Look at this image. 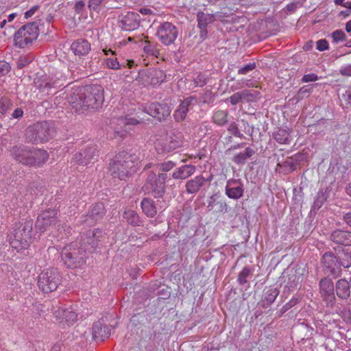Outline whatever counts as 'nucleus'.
Here are the masks:
<instances>
[{"mask_svg": "<svg viewBox=\"0 0 351 351\" xmlns=\"http://www.w3.org/2000/svg\"><path fill=\"white\" fill-rule=\"evenodd\" d=\"M64 94V98L77 114H85L90 110H97L104 101V89L98 84L73 87Z\"/></svg>", "mask_w": 351, "mask_h": 351, "instance_id": "obj_1", "label": "nucleus"}, {"mask_svg": "<svg viewBox=\"0 0 351 351\" xmlns=\"http://www.w3.org/2000/svg\"><path fill=\"white\" fill-rule=\"evenodd\" d=\"M32 223L29 221L23 223H16L13 227L12 237H10L11 246L17 252L27 250L32 241Z\"/></svg>", "mask_w": 351, "mask_h": 351, "instance_id": "obj_2", "label": "nucleus"}, {"mask_svg": "<svg viewBox=\"0 0 351 351\" xmlns=\"http://www.w3.org/2000/svg\"><path fill=\"white\" fill-rule=\"evenodd\" d=\"M134 164L131 156L126 152L117 154L110 163V172L114 178L125 180Z\"/></svg>", "mask_w": 351, "mask_h": 351, "instance_id": "obj_3", "label": "nucleus"}, {"mask_svg": "<svg viewBox=\"0 0 351 351\" xmlns=\"http://www.w3.org/2000/svg\"><path fill=\"white\" fill-rule=\"evenodd\" d=\"M58 211L56 209H47L43 211L37 217L36 228L40 232L49 231L53 236L60 230V221L57 218Z\"/></svg>", "mask_w": 351, "mask_h": 351, "instance_id": "obj_4", "label": "nucleus"}, {"mask_svg": "<svg viewBox=\"0 0 351 351\" xmlns=\"http://www.w3.org/2000/svg\"><path fill=\"white\" fill-rule=\"evenodd\" d=\"M167 178V175L166 173H160L156 175L155 173L151 172L149 173L142 189L145 193L150 194L154 198H161L165 193Z\"/></svg>", "mask_w": 351, "mask_h": 351, "instance_id": "obj_5", "label": "nucleus"}, {"mask_svg": "<svg viewBox=\"0 0 351 351\" xmlns=\"http://www.w3.org/2000/svg\"><path fill=\"white\" fill-rule=\"evenodd\" d=\"M53 133V128L45 121L29 126L26 130L25 136L29 142L33 143H45L52 138Z\"/></svg>", "mask_w": 351, "mask_h": 351, "instance_id": "obj_6", "label": "nucleus"}, {"mask_svg": "<svg viewBox=\"0 0 351 351\" xmlns=\"http://www.w3.org/2000/svg\"><path fill=\"white\" fill-rule=\"evenodd\" d=\"M39 34L38 26L32 22L21 27L14 34V44L16 47L23 49L29 47L36 40Z\"/></svg>", "mask_w": 351, "mask_h": 351, "instance_id": "obj_7", "label": "nucleus"}, {"mask_svg": "<svg viewBox=\"0 0 351 351\" xmlns=\"http://www.w3.org/2000/svg\"><path fill=\"white\" fill-rule=\"evenodd\" d=\"M154 145L158 153H169L182 146V137L179 132L169 131L165 136L157 138Z\"/></svg>", "mask_w": 351, "mask_h": 351, "instance_id": "obj_8", "label": "nucleus"}, {"mask_svg": "<svg viewBox=\"0 0 351 351\" xmlns=\"http://www.w3.org/2000/svg\"><path fill=\"white\" fill-rule=\"evenodd\" d=\"M62 260L68 268L75 269L82 267L86 264V260L82 255L80 250L73 249L66 246L62 251Z\"/></svg>", "mask_w": 351, "mask_h": 351, "instance_id": "obj_9", "label": "nucleus"}, {"mask_svg": "<svg viewBox=\"0 0 351 351\" xmlns=\"http://www.w3.org/2000/svg\"><path fill=\"white\" fill-rule=\"evenodd\" d=\"M143 119L138 117H132L129 115L117 118L112 124H116L114 126V137L123 139L128 134V130L125 128L127 125H136L142 122Z\"/></svg>", "mask_w": 351, "mask_h": 351, "instance_id": "obj_10", "label": "nucleus"}, {"mask_svg": "<svg viewBox=\"0 0 351 351\" xmlns=\"http://www.w3.org/2000/svg\"><path fill=\"white\" fill-rule=\"evenodd\" d=\"M178 31L176 27L171 23L164 22L158 27L156 36L165 45H170L176 40Z\"/></svg>", "mask_w": 351, "mask_h": 351, "instance_id": "obj_11", "label": "nucleus"}, {"mask_svg": "<svg viewBox=\"0 0 351 351\" xmlns=\"http://www.w3.org/2000/svg\"><path fill=\"white\" fill-rule=\"evenodd\" d=\"M321 263L325 274L336 278L339 272V263L337 256L332 252H326L322 257Z\"/></svg>", "mask_w": 351, "mask_h": 351, "instance_id": "obj_12", "label": "nucleus"}, {"mask_svg": "<svg viewBox=\"0 0 351 351\" xmlns=\"http://www.w3.org/2000/svg\"><path fill=\"white\" fill-rule=\"evenodd\" d=\"M32 148L24 145H17L11 147V157L17 162L29 167Z\"/></svg>", "mask_w": 351, "mask_h": 351, "instance_id": "obj_13", "label": "nucleus"}, {"mask_svg": "<svg viewBox=\"0 0 351 351\" xmlns=\"http://www.w3.org/2000/svg\"><path fill=\"white\" fill-rule=\"evenodd\" d=\"M61 276L56 268L47 269L38 276V285H60Z\"/></svg>", "mask_w": 351, "mask_h": 351, "instance_id": "obj_14", "label": "nucleus"}, {"mask_svg": "<svg viewBox=\"0 0 351 351\" xmlns=\"http://www.w3.org/2000/svg\"><path fill=\"white\" fill-rule=\"evenodd\" d=\"M146 112L158 120L162 121L170 115L171 109L167 104L152 103L148 106Z\"/></svg>", "mask_w": 351, "mask_h": 351, "instance_id": "obj_15", "label": "nucleus"}, {"mask_svg": "<svg viewBox=\"0 0 351 351\" xmlns=\"http://www.w3.org/2000/svg\"><path fill=\"white\" fill-rule=\"evenodd\" d=\"M49 153L43 149L32 148L29 167L40 168L49 160Z\"/></svg>", "mask_w": 351, "mask_h": 351, "instance_id": "obj_16", "label": "nucleus"}, {"mask_svg": "<svg viewBox=\"0 0 351 351\" xmlns=\"http://www.w3.org/2000/svg\"><path fill=\"white\" fill-rule=\"evenodd\" d=\"M196 102L197 99L195 97L191 96L185 98L173 113L175 120L178 122L184 121L186 117L187 112Z\"/></svg>", "mask_w": 351, "mask_h": 351, "instance_id": "obj_17", "label": "nucleus"}, {"mask_svg": "<svg viewBox=\"0 0 351 351\" xmlns=\"http://www.w3.org/2000/svg\"><path fill=\"white\" fill-rule=\"evenodd\" d=\"M98 152L95 146L88 147L84 150L75 154L74 159L82 165H87L93 160H97Z\"/></svg>", "mask_w": 351, "mask_h": 351, "instance_id": "obj_18", "label": "nucleus"}, {"mask_svg": "<svg viewBox=\"0 0 351 351\" xmlns=\"http://www.w3.org/2000/svg\"><path fill=\"white\" fill-rule=\"evenodd\" d=\"M112 328V326L104 324L101 321L95 322L92 327L93 339L104 341L110 336Z\"/></svg>", "mask_w": 351, "mask_h": 351, "instance_id": "obj_19", "label": "nucleus"}, {"mask_svg": "<svg viewBox=\"0 0 351 351\" xmlns=\"http://www.w3.org/2000/svg\"><path fill=\"white\" fill-rule=\"evenodd\" d=\"M197 27L199 29V36L204 40L208 34L207 27L213 23L215 19L214 14L199 12L197 13Z\"/></svg>", "mask_w": 351, "mask_h": 351, "instance_id": "obj_20", "label": "nucleus"}, {"mask_svg": "<svg viewBox=\"0 0 351 351\" xmlns=\"http://www.w3.org/2000/svg\"><path fill=\"white\" fill-rule=\"evenodd\" d=\"M243 191L242 184L237 180H230L227 182L226 194L228 197L237 199L242 197Z\"/></svg>", "mask_w": 351, "mask_h": 351, "instance_id": "obj_21", "label": "nucleus"}, {"mask_svg": "<svg viewBox=\"0 0 351 351\" xmlns=\"http://www.w3.org/2000/svg\"><path fill=\"white\" fill-rule=\"evenodd\" d=\"M140 16L138 13L128 12L122 19L123 28L126 31H132L140 26Z\"/></svg>", "mask_w": 351, "mask_h": 351, "instance_id": "obj_22", "label": "nucleus"}, {"mask_svg": "<svg viewBox=\"0 0 351 351\" xmlns=\"http://www.w3.org/2000/svg\"><path fill=\"white\" fill-rule=\"evenodd\" d=\"M330 238L335 243L345 246L351 245L350 231L336 230L331 233Z\"/></svg>", "mask_w": 351, "mask_h": 351, "instance_id": "obj_23", "label": "nucleus"}, {"mask_svg": "<svg viewBox=\"0 0 351 351\" xmlns=\"http://www.w3.org/2000/svg\"><path fill=\"white\" fill-rule=\"evenodd\" d=\"M71 49L76 56H85L90 51V44L86 40L78 39L72 43Z\"/></svg>", "mask_w": 351, "mask_h": 351, "instance_id": "obj_24", "label": "nucleus"}, {"mask_svg": "<svg viewBox=\"0 0 351 351\" xmlns=\"http://www.w3.org/2000/svg\"><path fill=\"white\" fill-rule=\"evenodd\" d=\"M195 169L192 165H182L173 171L172 178L176 180H185L195 173Z\"/></svg>", "mask_w": 351, "mask_h": 351, "instance_id": "obj_25", "label": "nucleus"}, {"mask_svg": "<svg viewBox=\"0 0 351 351\" xmlns=\"http://www.w3.org/2000/svg\"><path fill=\"white\" fill-rule=\"evenodd\" d=\"M103 51L107 56V58L104 60V64L106 68L113 70H118L121 69V64L117 60L115 51H113L111 49H104Z\"/></svg>", "mask_w": 351, "mask_h": 351, "instance_id": "obj_26", "label": "nucleus"}, {"mask_svg": "<svg viewBox=\"0 0 351 351\" xmlns=\"http://www.w3.org/2000/svg\"><path fill=\"white\" fill-rule=\"evenodd\" d=\"M205 179L202 176H197L186 183V191L188 193H195L204 184Z\"/></svg>", "mask_w": 351, "mask_h": 351, "instance_id": "obj_27", "label": "nucleus"}, {"mask_svg": "<svg viewBox=\"0 0 351 351\" xmlns=\"http://www.w3.org/2000/svg\"><path fill=\"white\" fill-rule=\"evenodd\" d=\"M291 132L287 127L280 128L274 134V138L280 144H289L291 140Z\"/></svg>", "mask_w": 351, "mask_h": 351, "instance_id": "obj_28", "label": "nucleus"}, {"mask_svg": "<svg viewBox=\"0 0 351 351\" xmlns=\"http://www.w3.org/2000/svg\"><path fill=\"white\" fill-rule=\"evenodd\" d=\"M141 206L143 212L149 217H153L156 214V207L154 202L148 198H144L141 201Z\"/></svg>", "mask_w": 351, "mask_h": 351, "instance_id": "obj_29", "label": "nucleus"}, {"mask_svg": "<svg viewBox=\"0 0 351 351\" xmlns=\"http://www.w3.org/2000/svg\"><path fill=\"white\" fill-rule=\"evenodd\" d=\"M123 217L126 221L133 226H139L141 225V220L140 219L138 213L132 210H126L124 211L123 214Z\"/></svg>", "mask_w": 351, "mask_h": 351, "instance_id": "obj_30", "label": "nucleus"}, {"mask_svg": "<svg viewBox=\"0 0 351 351\" xmlns=\"http://www.w3.org/2000/svg\"><path fill=\"white\" fill-rule=\"evenodd\" d=\"M229 114L227 111L217 110L214 112L212 119L213 122L219 126L225 125L228 121Z\"/></svg>", "mask_w": 351, "mask_h": 351, "instance_id": "obj_31", "label": "nucleus"}, {"mask_svg": "<svg viewBox=\"0 0 351 351\" xmlns=\"http://www.w3.org/2000/svg\"><path fill=\"white\" fill-rule=\"evenodd\" d=\"M278 294L279 291L276 288L269 287L263 295V306L265 307L266 305L273 303Z\"/></svg>", "mask_w": 351, "mask_h": 351, "instance_id": "obj_32", "label": "nucleus"}, {"mask_svg": "<svg viewBox=\"0 0 351 351\" xmlns=\"http://www.w3.org/2000/svg\"><path fill=\"white\" fill-rule=\"evenodd\" d=\"M254 154V149L251 147H247L243 152L235 155L232 161L237 165H243L247 158H250Z\"/></svg>", "mask_w": 351, "mask_h": 351, "instance_id": "obj_33", "label": "nucleus"}, {"mask_svg": "<svg viewBox=\"0 0 351 351\" xmlns=\"http://www.w3.org/2000/svg\"><path fill=\"white\" fill-rule=\"evenodd\" d=\"M319 291L324 299L330 303H333L335 300L334 287H319Z\"/></svg>", "mask_w": 351, "mask_h": 351, "instance_id": "obj_34", "label": "nucleus"}, {"mask_svg": "<svg viewBox=\"0 0 351 351\" xmlns=\"http://www.w3.org/2000/svg\"><path fill=\"white\" fill-rule=\"evenodd\" d=\"M253 277V272L251 269L244 267L238 275V282L240 284H245Z\"/></svg>", "mask_w": 351, "mask_h": 351, "instance_id": "obj_35", "label": "nucleus"}, {"mask_svg": "<svg viewBox=\"0 0 351 351\" xmlns=\"http://www.w3.org/2000/svg\"><path fill=\"white\" fill-rule=\"evenodd\" d=\"M64 317L66 323L69 324H73L77 320V314L71 307H70L66 309Z\"/></svg>", "mask_w": 351, "mask_h": 351, "instance_id": "obj_36", "label": "nucleus"}, {"mask_svg": "<svg viewBox=\"0 0 351 351\" xmlns=\"http://www.w3.org/2000/svg\"><path fill=\"white\" fill-rule=\"evenodd\" d=\"M38 82H35L36 84V86L42 91L49 90L51 88H55L58 86V82L56 81L51 82L50 81L47 80H43L40 84H38Z\"/></svg>", "mask_w": 351, "mask_h": 351, "instance_id": "obj_37", "label": "nucleus"}, {"mask_svg": "<svg viewBox=\"0 0 351 351\" xmlns=\"http://www.w3.org/2000/svg\"><path fill=\"white\" fill-rule=\"evenodd\" d=\"M8 22L5 19H3L1 21H0V28L1 29H4L2 32V34L5 36H10L14 32L13 26L11 25H8Z\"/></svg>", "mask_w": 351, "mask_h": 351, "instance_id": "obj_38", "label": "nucleus"}, {"mask_svg": "<svg viewBox=\"0 0 351 351\" xmlns=\"http://www.w3.org/2000/svg\"><path fill=\"white\" fill-rule=\"evenodd\" d=\"M350 287H336V293L341 299H347L350 295Z\"/></svg>", "mask_w": 351, "mask_h": 351, "instance_id": "obj_39", "label": "nucleus"}, {"mask_svg": "<svg viewBox=\"0 0 351 351\" xmlns=\"http://www.w3.org/2000/svg\"><path fill=\"white\" fill-rule=\"evenodd\" d=\"M338 260L339 263V267L343 266V267L347 268L351 266V254L350 253L346 252L342 254Z\"/></svg>", "mask_w": 351, "mask_h": 351, "instance_id": "obj_40", "label": "nucleus"}, {"mask_svg": "<svg viewBox=\"0 0 351 351\" xmlns=\"http://www.w3.org/2000/svg\"><path fill=\"white\" fill-rule=\"evenodd\" d=\"M247 96L246 91L237 92L230 97V102L232 105H236L239 103L243 98Z\"/></svg>", "mask_w": 351, "mask_h": 351, "instance_id": "obj_41", "label": "nucleus"}, {"mask_svg": "<svg viewBox=\"0 0 351 351\" xmlns=\"http://www.w3.org/2000/svg\"><path fill=\"white\" fill-rule=\"evenodd\" d=\"M144 38L146 45L144 46L143 51L148 55L156 56L158 51L155 49V47L150 45L148 36H145Z\"/></svg>", "mask_w": 351, "mask_h": 351, "instance_id": "obj_42", "label": "nucleus"}, {"mask_svg": "<svg viewBox=\"0 0 351 351\" xmlns=\"http://www.w3.org/2000/svg\"><path fill=\"white\" fill-rule=\"evenodd\" d=\"M332 38L335 43L341 42L346 39V34L342 30L337 29L332 32Z\"/></svg>", "mask_w": 351, "mask_h": 351, "instance_id": "obj_43", "label": "nucleus"}, {"mask_svg": "<svg viewBox=\"0 0 351 351\" xmlns=\"http://www.w3.org/2000/svg\"><path fill=\"white\" fill-rule=\"evenodd\" d=\"M228 132L232 134L234 136L237 137L241 138L243 134L241 133L237 124L235 122H232L230 124L228 128Z\"/></svg>", "mask_w": 351, "mask_h": 351, "instance_id": "obj_44", "label": "nucleus"}, {"mask_svg": "<svg viewBox=\"0 0 351 351\" xmlns=\"http://www.w3.org/2000/svg\"><path fill=\"white\" fill-rule=\"evenodd\" d=\"M104 210V206L102 203L95 204L92 208V215H99L103 214Z\"/></svg>", "mask_w": 351, "mask_h": 351, "instance_id": "obj_45", "label": "nucleus"}, {"mask_svg": "<svg viewBox=\"0 0 351 351\" xmlns=\"http://www.w3.org/2000/svg\"><path fill=\"white\" fill-rule=\"evenodd\" d=\"M10 70V64L5 61H0V77L6 75Z\"/></svg>", "mask_w": 351, "mask_h": 351, "instance_id": "obj_46", "label": "nucleus"}, {"mask_svg": "<svg viewBox=\"0 0 351 351\" xmlns=\"http://www.w3.org/2000/svg\"><path fill=\"white\" fill-rule=\"evenodd\" d=\"M206 84V79L204 77V75L202 74H199L195 79H194V84L195 86H199L202 87Z\"/></svg>", "mask_w": 351, "mask_h": 351, "instance_id": "obj_47", "label": "nucleus"}, {"mask_svg": "<svg viewBox=\"0 0 351 351\" xmlns=\"http://www.w3.org/2000/svg\"><path fill=\"white\" fill-rule=\"evenodd\" d=\"M255 63H249L239 69L238 73L245 75L250 71H252L255 68Z\"/></svg>", "mask_w": 351, "mask_h": 351, "instance_id": "obj_48", "label": "nucleus"}, {"mask_svg": "<svg viewBox=\"0 0 351 351\" xmlns=\"http://www.w3.org/2000/svg\"><path fill=\"white\" fill-rule=\"evenodd\" d=\"M316 48L320 51H325L328 49V43L325 39H320L317 41Z\"/></svg>", "mask_w": 351, "mask_h": 351, "instance_id": "obj_49", "label": "nucleus"}, {"mask_svg": "<svg viewBox=\"0 0 351 351\" xmlns=\"http://www.w3.org/2000/svg\"><path fill=\"white\" fill-rule=\"evenodd\" d=\"M65 308H58L57 310H56L53 313L54 316L58 320H60V322H62L64 320V314L66 313Z\"/></svg>", "mask_w": 351, "mask_h": 351, "instance_id": "obj_50", "label": "nucleus"}, {"mask_svg": "<svg viewBox=\"0 0 351 351\" xmlns=\"http://www.w3.org/2000/svg\"><path fill=\"white\" fill-rule=\"evenodd\" d=\"M318 80V77L315 73H308L304 75L302 78V82L304 83L310 82H315Z\"/></svg>", "mask_w": 351, "mask_h": 351, "instance_id": "obj_51", "label": "nucleus"}, {"mask_svg": "<svg viewBox=\"0 0 351 351\" xmlns=\"http://www.w3.org/2000/svg\"><path fill=\"white\" fill-rule=\"evenodd\" d=\"M182 278V271H176L171 275L170 281L173 284L178 283Z\"/></svg>", "mask_w": 351, "mask_h": 351, "instance_id": "obj_52", "label": "nucleus"}, {"mask_svg": "<svg viewBox=\"0 0 351 351\" xmlns=\"http://www.w3.org/2000/svg\"><path fill=\"white\" fill-rule=\"evenodd\" d=\"M339 73L343 76H351V64L341 66L339 70Z\"/></svg>", "mask_w": 351, "mask_h": 351, "instance_id": "obj_53", "label": "nucleus"}, {"mask_svg": "<svg viewBox=\"0 0 351 351\" xmlns=\"http://www.w3.org/2000/svg\"><path fill=\"white\" fill-rule=\"evenodd\" d=\"M175 167V163L172 161H167L166 162H163L161 165L160 169L162 171H169Z\"/></svg>", "mask_w": 351, "mask_h": 351, "instance_id": "obj_54", "label": "nucleus"}, {"mask_svg": "<svg viewBox=\"0 0 351 351\" xmlns=\"http://www.w3.org/2000/svg\"><path fill=\"white\" fill-rule=\"evenodd\" d=\"M9 106V101L7 99L0 100V112L4 113L7 111Z\"/></svg>", "mask_w": 351, "mask_h": 351, "instance_id": "obj_55", "label": "nucleus"}, {"mask_svg": "<svg viewBox=\"0 0 351 351\" xmlns=\"http://www.w3.org/2000/svg\"><path fill=\"white\" fill-rule=\"evenodd\" d=\"M39 7L38 5H34L32 6L29 10H27L25 12V18L26 19L32 17L36 12L38 10Z\"/></svg>", "mask_w": 351, "mask_h": 351, "instance_id": "obj_56", "label": "nucleus"}, {"mask_svg": "<svg viewBox=\"0 0 351 351\" xmlns=\"http://www.w3.org/2000/svg\"><path fill=\"white\" fill-rule=\"evenodd\" d=\"M103 0H89L88 2V8L90 10H95L98 6L100 5Z\"/></svg>", "mask_w": 351, "mask_h": 351, "instance_id": "obj_57", "label": "nucleus"}, {"mask_svg": "<svg viewBox=\"0 0 351 351\" xmlns=\"http://www.w3.org/2000/svg\"><path fill=\"white\" fill-rule=\"evenodd\" d=\"M311 90H312V88L309 87V86H303L299 90V91L298 93V95L300 96V95H305L306 94H309L311 92Z\"/></svg>", "mask_w": 351, "mask_h": 351, "instance_id": "obj_58", "label": "nucleus"}, {"mask_svg": "<svg viewBox=\"0 0 351 351\" xmlns=\"http://www.w3.org/2000/svg\"><path fill=\"white\" fill-rule=\"evenodd\" d=\"M334 282L332 280V278L329 277H326L324 278H322L319 282V285H333Z\"/></svg>", "mask_w": 351, "mask_h": 351, "instance_id": "obj_59", "label": "nucleus"}, {"mask_svg": "<svg viewBox=\"0 0 351 351\" xmlns=\"http://www.w3.org/2000/svg\"><path fill=\"white\" fill-rule=\"evenodd\" d=\"M139 12L144 16L154 15V12L149 8H141L138 10Z\"/></svg>", "mask_w": 351, "mask_h": 351, "instance_id": "obj_60", "label": "nucleus"}, {"mask_svg": "<svg viewBox=\"0 0 351 351\" xmlns=\"http://www.w3.org/2000/svg\"><path fill=\"white\" fill-rule=\"evenodd\" d=\"M38 289L43 292V294H47L54 291L57 287H55L54 289H51V287H38Z\"/></svg>", "mask_w": 351, "mask_h": 351, "instance_id": "obj_61", "label": "nucleus"}, {"mask_svg": "<svg viewBox=\"0 0 351 351\" xmlns=\"http://www.w3.org/2000/svg\"><path fill=\"white\" fill-rule=\"evenodd\" d=\"M298 2H291L287 5V10L291 12H294L298 8Z\"/></svg>", "mask_w": 351, "mask_h": 351, "instance_id": "obj_62", "label": "nucleus"}, {"mask_svg": "<svg viewBox=\"0 0 351 351\" xmlns=\"http://www.w3.org/2000/svg\"><path fill=\"white\" fill-rule=\"evenodd\" d=\"M23 114V111L21 108H16L14 110V111L12 113V117L15 119L21 118L22 117Z\"/></svg>", "mask_w": 351, "mask_h": 351, "instance_id": "obj_63", "label": "nucleus"}, {"mask_svg": "<svg viewBox=\"0 0 351 351\" xmlns=\"http://www.w3.org/2000/svg\"><path fill=\"white\" fill-rule=\"evenodd\" d=\"M343 219L346 223L351 227V213H346L343 217Z\"/></svg>", "mask_w": 351, "mask_h": 351, "instance_id": "obj_64", "label": "nucleus"}]
</instances>
